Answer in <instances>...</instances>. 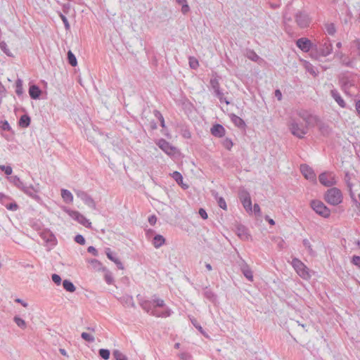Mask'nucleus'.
<instances>
[{"instance_id":"61","label":"nucleus","mask_w":360,"mask_h":360,"mask_svg":"<svg viewBox=\"0 0 360 360\" xmlns=\"http://www.w3.org/2000/svg\"><path fill=\"white\" fill-rule=\"evenodd\" d=\"M148 222L150 225L153 226L157 222V217L155 215H151L148 217Z\"/></svg>"},{"instance_id":"44","label":"nucleus","mask_w":360,"mask_h":360,"mask_svg":"<svg viewBox=\"0 0 360 360\" xmlns=\"http://www.w3.org/2000/svg\"><path fill=\"white\" fill-rule=\"evenodd\" d=\"M105 254L108 257V258L113 262L115 263V261H117L118 259L117 257L113 255V253L112 252L110 248L105 249Z\"/></svg>"},{"instance_id":"51","label":"nucleus","mask_w":360,"mask_h":360,"mask_svg":"<svg viewBox=\"0 0 360 360\" xmlns=\"http://www.w3.org/2000/svg\"><path fill=\"white\" fill-rule=\"evenodd\" d=\"M303 245L309 250L310 254L314 253V251L311 248V245L308 239L303 240Z\"/></svg>"},{"instance_id":"34","label":"nucleus","mask_w":360,"mask_h":360,"mask_svg":"<svg viewBox=\"0 0 360 360\" xmlns=\"http://www.w3.org/2000/svg\"><path fill=\"white\" fill-rule=\"evenodd\" d=\"M112 356L115 360H127V356L121 351L115 349L112 352Z\"/></svg>"},{"instance_id":"40","label":"nucleus","mask_w":360,"mask_h":360,"mask_svg":"<svg viewBox=\"0 0 360 360\" xmlns=\"http://www.w3.org/2000/svg\"><path fill=\"white\" fill-rule=\"evenodd\" d=\"M81 337L84 340L89 342H94L95 341V338L92 335H90L87 333L83 332L81 334Z\"/></svg>"},{"instance_id":"52","label":"nucleus","mask_w":360,"mask_h":360,"mask_svg":"<svg viewBox=\"0 0 360 360\" xmlns=\"http://www.w3.org/2000/svg\"><path fill=\"white\" fill-rule=\"evenodd\" d=\"M51 279L56 285H59L61 283V278L59 275L53 274L51 276Z\"/></svg>"},{"instance_id":"47","label":"nucleus","mask_w":360,"mask_h":360,"mask_svg":"<svg viewBox=\"0 0 360 360\" xmlns=\"http://www.w3.org/2000/svg\"><path fill=\"white\" fill-rule=\"evenodd\" d=\"M0 169L4 172L6 174L11 175L13 172L12 167L11 166L1 165Z\"/></svg>"},{"instance_id":"62","label":"nucleus","mask_w":360,"mask_h":360,"mask_svg":"<svg viewBox=\"0 0 360 360\" xmlns=\"http://www.w3.org/2000/svg\"><path fill=\"white\" fill-rule=\"evenodd\" d=\"M252 210L254 211L255 214L257 215H260L261 214V209L258 204L255 203L253 206Z\"/></svg>"},{"instance_id":"22","label":"nucleus","mask_w":360,"mask_h":360,"mask_svg":"<svg viewBox=\"0 0 360 360\" xmlns=\"http://www.w3.org/2000/svg\"><path fill=\"white\" fill-rule=\"evenodd\" d=\"M165 243V238L162 236L157 234L154 236L152 244L155 248H160Z\"/></svg>"},{"instance_id":"33","label":"nucleus","mask_w":360,"mask_h":360,"mask_svg":"<svg viewBox=\"0 0 360 360\" xmlns=\"http://www.w3.org/2000/svg\"><path fill=\"white\" fill-rule=\"evenodd\" d=\"M19 124L22 127H27L30 124V118L28 115H22L20 118Z\"/></svg>"},{"instance_id":"1","label":"nucleus","mask_w":360,"mask_h":360,"mask_svg":"<svg viewBox=\"0 0 360 360\" xmlns=\"http://www.w3.org/2000/svg\"><path fill=\"white\" fill-rule=\"evenodd\" d=\"M288 127L291 134L299 139H302L308 132L307 124L293 117H290Z\"/></svg>"},{"instance_id":"45","label":"nucleus","mask_w":360,"mask_h":360,"mask_svg":"<svg viewBox=\"0 0 360 360\" xmlns=\"http://www.w3.org/2000/svg\"><path fill=\"white\" fill-rule=\"evenodd\" d=\"M154 114H155V117L160 120L161 127L163 128L165 127V120H164V117L162 115V114L158 110H155L154 112Z\"/></svg>"},{"instance_id":"48","label":"nucleus","mask_w":360,"mask_h":360,"mask_svg":"<svg viewBox=\"0 0 360 360\" xmlns=\"http://www.w3.org/2000/svg\"><path fill=\"white\" fill-rule=\"evenodd\" d=\"M179 356L182 360H190L192 358L191 354L186 352L179 353Z\"/></svg>"},{"instance_id":"26","label":"nucleus","mask_w":360,"mask_h":360,"mask_svg":"<svg viewBox=\"0 0 360 360\" xmlns=\"http://www.w3.org/2000/svg\"><path fill=\"white\" fill-rule=\"evenodd\" d=\"M172 178L176 181V182L180 185L184 189L188 188V185L184 184L183 183V176L179 172H174L172 174Z\"/></svg>"},{"instance_id":"29","label":"nucleus","mask_w":360,"mask_h":360,"mask_svg":"<svg viewBox=\"0 0 360 360\" xmlns=\"http://www.w3.org/2000/svg\"><path fill=\"white\" fill-rule=\"evenodd\" d=\"M153 307L157 309L158 307L160 308H162V311H164L165 310V307H167L165 304V302L163 300L160 299V298H158L157 297H154V298L153 299Z\"/></svg>"},{"instance_id":"57","label":"nucleus","mask_w":360,"mask_h":360,"mask_svg":"<svg viewBox=\"0 0 360 360\" xmlns=\"http://www.w3.org/2000/svg\"><path fill=\"white\" fill-rule=\"evenodd\" d=\"M349 176L348 174H347L346 176H345V181L347 182V186L348 188H349V195L351 196V198H353V192L352 191V184L349 182Z\"/></svg>"},{"instance_id":"2","label":"nucleus","mask_w":360,"mask_h":360,"mask_svg":"<svg viewBox=\"0 0 360 360\" xmlns=\"http://www.w3.org/2000/svg\"><path fill=\"white\" fill-rule=\"evenodd\" d=\"M141 308L152 316L160 318H167L171 316L172 311L169 307H165L164 311H159L153 307V301L142 300L140 302Z\"/></svg>"},{"instance_id":"4","label":"nucleus","mask_w":360,"mask_h":360,"mask_svg":"<svg viewBox=\"0 0 360 360\" xmlns=\"http://www.w3.org/2000/svg\"><path fill=\"white\" fill-rule=\"evenodd\" d=\"M319 182L324 186L331 187L337 184L338 177L333 172H322L319 176Z\"/></svg>"},{"instance_id":"6","label":"nucleus","mask_w":360,"mask_h":360,"mask_svg":"<svg viewBox=\"0 0 360 360\" xmlns=\"http://www.w3.org/2000/svg\"><path fill=\"white\" fill-rule=\"evenodd\" d=\"M311 207L313 210L323 218H328L330 215V210L323 202L320 200H312Z\"/></svg>"},{"instance_id":"30","label":"nucleus","mask_w":360,"mask_h":360,"mask_svg":"<svg viewBox=\"0 0 360 360\" xmlns=\"http://www.w3.org/2000/svg\"><path fill=\"white\" fill-rule=\"evenodd\" d=\"M103 271H105L104 279L105 282L108 285L112 284L114 282V278L112 273L104 267L103 268Z\"/></svg>"},{"instance_id":"55","label":"nucleus","mask_w":360,"mask_h":360,"mask_svg":"<svg viewBox=\"0 0 360 360\" xmlns=\"http://www.w3.org/2000/svg\"><path fill=\"white\" fill-rule=\"evenodd\" d=\"M205 295L207 299H209L210 300H212V301H214L216 298L215 295L210 290H207L205 292Z\"/></svg>"},{"instance_id":"31","label":"nucleus","mask_w":360,"mask_h":360,"mask_svg":"<svg viewBox=\"0 0 360 360\" xmlns=\"http://www.w3.org/2000/svg\"><path fill=\"white\" fill-rule=\"evenodd\" d=\"M326 32L331 36H333L336 32V28L333 23H326L324 25Z\"/></svg>"},{"instance_id":"42","label":"nucleus","mask_w":360,"mask_h":360,"mask_svg":"<svg viewBox=\"0 0 360 360\" xmlns=\"http://www.w3.org/2000/svg\"><path fill=\"white\" fill-rule=\"evenodd\" d=\"M238 235L241 238L246 239L248 238V234L243 227H239L238 229Z\"/></svg>"},{"instance_id":"27","label":"nucleus","mask_w":360,"mask_h":360,"mask_svg":"<svg viewBox=\"0 0 360 360\" xmlns=\"http://www.w3.org/2000/svg\"><path fill=\"white\" fill-rule=\"evenodd\" d=\"M10 183L13 184L18 189L21 190L22 187L25 184L18 176H11L8 178Z\"/></svg>"},{"instance_id":"43","label":"nucleus","mask_w":360,"mask_h":360,"mask_svg":"<svg viewBox=\"0 0 360 360\" xmlns=\"http://www.w3.org/2000/svg\"><path fill=\"white\" fill-rule=\"evenodd\" d=\"M0 48L7 56H11V51L8 49L7 44L5 41H0Z\"/></svg>"},{"instance_id":"38","label":"nucleus","mask_w":360,"mask_h":360,"mask_svg":"<svg viewBox=\"0 0 360 360\" xmlns=\"http://www.w3.org/2000/svg\"><path fill=\"white\" fill-rule=\"evenodd\" d=\"M14 322L16 323V325L21 328H26V323L25 321V320H23L22 319L18 317V316H15L14 319Z\"/></svg>"},{"instance_id":"8","label":"nucleus","mask_w":360,"mask_h":360,"mask_svg":"<svg viewBox=\"0 0 360 360\" xmlns=\"http://www.w3.org/2000/svg\"><path fill=\"white\" fill-rule=\"evenodd\" d=\"M74 191L77 198H80L86 205L93 210L96 209L94 200L86 192L79 189H75Z\"/></svg>"},{"instance_id":"10","label":"nucleus","mask_w":360,"mask_h":360,"mask_svg":"<svg viewBox=\"0 0 360 360\" xmlns=\"http://www.w3.org/2000/svg\"><path fill=\"white\" fill-rule=\"evenodd\" d=\"M239 198L245 211L248 213L252 212V205L250 193L245 190H242L239 193Z\"/></svg>"},{"instance_id":"56","label":"nucleus","mask_w":360,"mask_h":360,"mask_svg":"<svg viewBox=\"0 0 360 360\" xmlns=\"http://www.w3.org/2000/svg\"><path fill=\"white\" fill-rule=\"evenodd\" d=\"M352 262L354 265L360 268V257L359 256H353Z\"/></svg>"},{"instance_id":"23","label":"nucleus","mask_w":360,"mask_h":360,"mask_svg":"<svg viewBox=\"0 0 360 360\" xmlns=\"http://www.w3.org/2000/svg\"><path fill=\"white\" fill-rule=\"evenodd\" d=\"M231 122L239 128H245V123L244 120L240 117L237 116L235 114H231L230 115Z\"/></svg>"},{"instance_id":"53","label":"nucleus","mask_w":360,"mask_h":360,"mask_svg":"<svg viewBox=\"0 0 360 360\" xmlns=\"http://www.w3.org/2000/svg\"><path fill=\"white\" fill-rule=\"evenodd\" d=\"M75 241L80 245H84L85 239L83 236L78 234L75 237Z\"/></svg>"},{"instance_id":"21","label":"nucleus","mask_w":360,"mask_h":360,"mask_svg":"<svg viewBox=\"0 0 360 360\" xmlns=\"http://www.w3.org/2000/svg\"><path fill=\"white\" fill-rule=\"evenodd\" d=\"M61 197L63 201L66 203L70 204L73 202V195L72 193L65 188H62L61 191Z\"/></svg>"},{"instance_id":"15","label":"nucleus","mask_w":360,"mask_h":360,"mask_svg":"<svg viewBox=\"0 0 360 360\" xmlns=\"http://www.w3.org/2000/svg\"><path fill=\"white\" fill-rule=\"evenodd\" d=\"M20 191L35 200H40V197L38 195L39 190L32 185L26 186L24 184Z\"/></svg>"},{"instance_id":"50","label":"nucleus","mask_w":360,"mask_h":360,"mask_svg":"<svg viewBox=\"0 0 360 360\" xmlns=\"http://www.w3.org/2000/svg\"><path fill=\"white\" fill-rule=\"evenodd\" d=\"M223 146L228 150H231L233 146V142L230 139H225L223 141Z\"/></svg>"},{"instance_id":"39","label":"nucleus","mask_w":360,"mask_h":360,"mask_svg":"<svg viewBox=\"0 0 360 360\" xmlns=\"http://www.w3.org/2000/svg\"><path fill=\"white\" fill-rule=\"evenodd\" d=\"M216 200L217 201L218 205L223 210H227V205L226 202L224 198L216 196Z\"/></svg>"},{"instance_id":"41","label":"nucleus","mask_w":360,"mask_h":360,"mask_svg":"<svg viewBox=\"0 0 360 360\" xmlns=\"http://www.w3.org/2000/svg\"><path fill=\"white\" fill-rule=\"evenodd\" d=\"M189 65L192 69H196L199 66L198 60L194 57H189Z\"/></svg>"},{"instance_id":"60","label":"nucleus","mask_w":360,"mask_h":360,"mask_svg":"<svg viewBox=\"0 0 360 360\" xmlns=\"http://www.w3.org/2000/svg\"><path fill=\"white\" fill-rule=\"evenodd\" d=\"M248 57L253 60V61H257L259 58V56L253 51L250 52L248 55Z\"/></svg>"},{"instance_id":"16","label":"nucleus","mask_w":360,"mask_h":360,"mask_svg":"<svg viewBox=\"0 0 360 360\" xmlns=\"http://www.w3.org/2000/svg\"><path fill=\"white\" fill-rule=\"evenodd\" d=\"M40 237L46 243L55 245L56 244L55 236L48 230L42 231L40 233Z\"/></svg>"},{"instance_id":"58","label":"nucleus","mask_w":360,"mask_h":360,"mask_svg":"<svg viewBox=\"0 0 360 360\" xmlns=\"http://www.w3.org/2000/svg\"><path fill=\"white\" fill-rule=\"evenodd\" d=\"M1 128L3 130L5 131H10L11 129L9 123L6 120L1 122Z\"/></svg>"},{"instance_id":"64","label":"nucleus","mask_w":360,"mask_h":360,"mask_svg":"<svg viewBox=\"0 0 360 360\" xmlns=\"http://www.w3.org/2000/svg\"><path fill=\"white\" fill-rule=\"evenodd\" d=\"M355 108L358 115L360 117V100L356 101Z\"/></svg>"},{"instance_id":"5","label":"nucleus","mask_w":360,"mask_h":360,"mask_svg":"<svg viewBox=\"0 0 360 360\" xmlns=\"http://www.w3.org/2000/svg\"><path fill=\"white\" fill-rule=\"evenodd\" d=\"M292 266L297 272V274L303 279L307 280L310 278L309 269L306 265L300 259L295 258L292 260Z\"/></svg>"},{"instance_id":"25","label":"nucleus","mask_w":360,"mask_h":360,"mask_svg":"<svg viewBox=\"0 0 360 360\" xmlns=\"http://www.w3.org/2000/svg\"><path fill=\"white\" fill-rule=\"evenodd\" d=\"M120 302L127 307H134V302L132 296L130 295H124L120 299Z\"/></svg>"},{"instance_id":"12","label":"nucleus","mask_w":360,"mask_h":360,"mask_svg":"<svg viewBox=\"0 0 360 360\" xmlns=\"http://www.w3.org/2000/svg\"><path fill=\"white\" fill-rule=\"evenodd\" d=\"M300 172L306 179L314 184L316 183V175L314 169L309 165L306 164L301 165Z\"/></svg>"},{"instance_id":"24","label":"nucleus","mask_w":360,"mask_h":360,"mask_svg":"<svg viewBox=\"0 0 360 360\" xmlns=\"http://www.w3.org/2000/svg\"><path fill=\"white\" fill-rule=\"evenodd\" d=\"M41 91L36 85H32L29 89V94L32 99H38Z\"/></svg>"},{"instance_id":"35","label":"nucleus","mask_w":360,"mask_h":360,"mask_svg":"<svg viewBox=\"0 0 360 360\" xmlns=\"http://www.w3.org/2000/svg\"><path fill=\"white\" fill-rule=\"evenodd\" d=\"M15 93L18 96L23 94L22 81L20 79H18L15 82Z\"/></svg>"},{"instance_id":"28","label":"nucleus","mask_w":360,"mask_h":360,"mask_svg":"<svg viewBox=\"0 0 360 360\" xmlns=\"http://www.w3.org/2000/svg\"><path fill=\"white\" fill-rule=\"evenodd\" d=\"M63 286L66 291L70 292H73L76 290V288H75V285L73 284V283L67 279L63 281Z\"/></svg>"},{"instance_id":"13","label":"nucleus","mask_w":360,"mask_h":360,"mask_svg":"<svg viewBox=\"0 0 360 360\" xmlns=\"http://www.w3.org/2000/svg\"><path fill=\"white\" fill-rule=\"evenodd\" d=\"M321 56H328L333 51V45L328 39H324L320 44L317 49Z\"/></svg>"},{"instance_id":"32","label":"nucleus","mask_w":360,"mask_h":360,"mask_svg":"<svg viewBox=\"0 0 360 360\" xmlns=\"http://www.w3.org/2000/svg\"><path fill=\"white\" fill-rule=\"evenodd\" d=\"M176 3L181 6V12L186 14L190 11V7L187 3V0H176Z\"/></svg>"},{"instance_id":"59","label":"nucleus","mask_w":360,"mask_h":360,"mask_svg":"<svg viewBox=\"0 0 360 360\" xmlns=\"http://www.w3.org/2000/svg\"><path fill=\"white\" fill-rule=\"evenodd\" d=\"M6 208L11 211H15L18 210V206L15 202L10 203L6 206Z\"/></svg>"},{"instance_id":"3","label":"nucleus","mask_w":360,"mask_h":360,"mask_svg":"<svg viewBox=\"0 0 360 360\" xmlns=\"http://www.w3.org/2000/svg\"><path fill=\"white\" fill-rule=\"evenodd\" d=\"M324 199L330 205H338L342 202L343 196L340 189L333 187L326 192Z\"/></svg>"},{"instance_id":"20","label":"nucleus","mask_w":360,"mask_h":360,"mask_svg":"<svg viewBox=\"0 0 360 360\" xmlns=\"http://www.w3.org/2000/svg\"><path fill=\"white\" fill-rule=\"evenodd\" d=\"M330 94H331V96L334 98V100L338 103V104L341 108L346 107V103H345V101L343 100V98H342V96H340V94H339V92L337 90H335V89L331 90Z\"/></svg>"},{"instance_id":"46","label":"nucleus","mask_w":360,"mask_h":360,"mask_svg":"<svg viewBox=\"0 0 360 360\" xmlns=\"http://www.w3.org/2000/svg\"><path fill=\"white\" fill-rule=\"evenodd\" d=\"M59 16L61 18L62 21L64 23V26L66 30H69L70 29V25L67 18L61 13H59Z\"/></svg>"},{"instance_id":"14","label":"nucleus","mask_w":360,"mask_h":360,"mask_svg":"<svg viewBox=\"0 0 360 360\" xmlns=\"http://www.w3.org/2000/svg\"><path fill=\"white\" fill-rule=\"evenodd\" d=\"M156 144L168 155H173L176 153V148L163 139H159Z\"/></svg>"},{"instance_id":"63","label":"nucleus","mask_w":360,"mask_h":360,"mask_svg":"<svg viewBox=\"0 0 360 360\" xmlns=\"http://www.w3.org/2000/svg\"><path fill=\"white\" fill-rule=\"evenodd\" d=\"M87 251H88V252L91 253L92 255H94V256H97L98 255L97 250L94 247H93V246H89L87 248Z\"/></svg>"},{"instance_id":"36","label":"nucleus","mask_w":360,"mask_h":360,"mask_svg":"<svg viewBox=\"0 0 360 360\" xmlns=\"http://www.w3.org/2000/svg\"><path fill=\"white\" fill-rule=\"evenodd\" d=\"M68 59L69 63L73 66L75 67L77 64V59L75 56L72 53L71 51H69L68 53Z\"/></svg>"},{"instance_id":"37","label":"nucleus","mask_w":360,"mask_h":360,"mask_svg":"<svg viewBox=\"0 0 360 360\" xmlns=\"http://www.w3.org/2000/svg\"><path fill=\"white\" fill-rule=\"evenodd\" d=\"M98 353L100 356L105 360H107L110 358V352L107 349H100Z\"/></svg>"},{"instance_id":"7","label":"nucleus","mask_w":360,"mask_h":360,"mask_svg":"<svg viewBox=\"0 0 360 360\" xmlns=\"http://www.w3.org/2000/svg\"><path fill=\"white\" fill-rule=\"evenodd\" d=\"M72 219L77 221L78 223L81 224L84 226L86 228H90L91 226V223L87 219L83 214L79 213L77 211L72 210L67 207H65L63 210Z\"/></svg>"},{"instance_id":"11","label":"nucleus","mask_w":360,"mask_h":360,"mask_svg":"<svg viewBox=\"0 0 360 360\" xmlns=\"http://www.w3.org/2000/svg\"><path fill=\"white\" fill-rule=\"evenodd\" d=\"M295 21L297 25L301 28H305L309 26L311 23V18L309 15L303 11H299L296 13Z\"/></svg>"},{"instance_id":"9","label":"nucleus","mask_w":360,"mask_h":360,"mask_svg":"<svg viewBox=\"0 0 360 360\" xmlns=\"http://www.w3.org/2000/svg\"><path fill=\"white\" fill-rule=\"evenodd\" d=\"M210 83L212 89L214 91L215 96L219 99L220 102H224L226 105H229L230 102L224 97V94L220 89L219 79L217 77L212 78Z\"/></svg>"},{"instance_id":"49","label":"nucleus","mask_w":360,"mask_h":360,"mask_svg":"<svg viewBox=\"0 0 360 360\" xmlns=\"http://www.w3.org/2000/svg\"><path fill=\"white\" fill-rule=\"evenodd\" d=\"M305 68H306V70L310 73L312 75L314 76H316V72L314 70V66L310 64L309 63H306V65H305Z\"/></svg>"},{"instance_id":"18","label":"nucleus","mask_w":360,"mask_h":360,"mask_svg":"<svg viewBox=\"0 0 360 360\" xmlns=\"http://www.w3.org/2000/svg\"><path fill=\"white\" fill-rule=\"evenodd\" d=\"M212 134L216 137H222L225 134L224 127L219 124H214L210 129Z\"/></svg>"},{"instance_id":"54","label":"nucleus","mask_w":360,"mask_h":360,"mask_svg":"<svg viewBox=\"0 0 360 360\" xmlns=\"http://www.w3.org/2000/svg\"><path fill=\"white\" fill-rule=\"evenodd\" d=\"M352 46L358 51V55L360 56V39H356L352 41Z\"/></svg>"},{"instance_id":"19","label":"nucleus","mask_w":360,"mask_h":360,"mask_svg":"<svg viewBox=\"0 0 360 360\" xmlns=\"http://www.w3.org/2000/svg\"><path fill=\"white\" fill-rule=\"evenodd\" d=\"M241 271L245 277L250 281H253V273L250 266L246 263H243L240 266Z\"/></svg>"},{"instance_id":"17","label":"nucleus","mask_w":360,"mask_h":360,"mask_svg":"<svg viewBox=\"0 0 360 360\" xmlns=\"http://www.w3.org/2000/svg\"><path fill=\"white\" fill-rule=\"evenodd\" d=\"M296 44L298 48L304 52H308L312 47L311 41L307 38H300L297 39Z\"/></svg>"}]
</instances>
